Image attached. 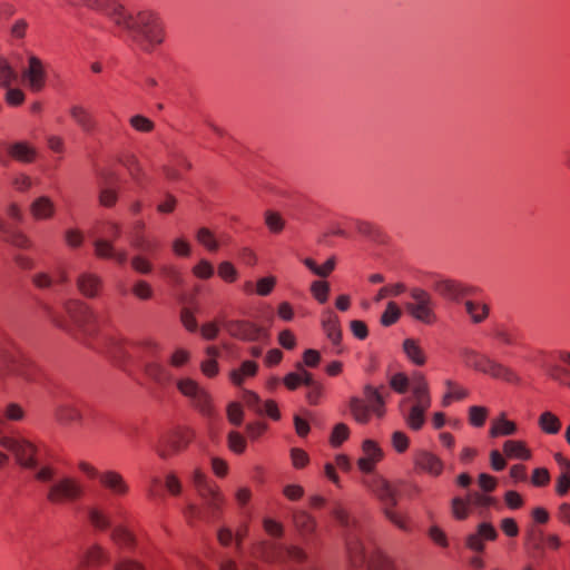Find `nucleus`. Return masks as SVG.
Instances as JSON below:
<instances>
[{"mask_svg":"<svg viewBox=\"0 0 570 570\" xmlns=\"http://www.w3.org/2000/svg\"><path fill=\"white\" fill-rule=\"evenodd\" d=\"M461 357L468 367L489 375L492 379L514 385L521 383V379L514 370L491 358L487 354L473 350H464L461 353Z\"/></svg>","mask_w":570,"mask_h":570,"instance_id":"obj_1","label":"nucleus"},{"mask_svg":"<svg viewBox=\"0 0 570 570\" xmlns=\"http://www.w3.org/2000/svg\"><path fill=\"white\" fill-rule=\"evenodd\" d=\"M383 389L384 386L374 387L367 384L363 389L365 400L357 396L350 399V412L357 423L367 424L371 421L372 414L377 419H383L385 416V397L381 392Z\"/></svg>","mask_w":570,"mask_h":570,"instance_id":"obj_2","label":"nucleus"},{"mask_svg":"<svg viewBox=\"0 0 570 570\" xmlns=\"http://www.w3.org/2000/svg\"><path fill=\"white\" fill-rule=\"evenodd\" d=\"M413 405L405 422L413 431H420L425 423V412L431 407L432 400L429 383L422 373H414L411 380Z\"/></svg>","mask_w":570,"mask_h":570,"instance_id":"obj_3","label":"nucleus"},{"mask_svg":"<svg viewBox=\"0 0 570 570\" xmlns=\"http://www.w3.org/2000/svg\"><path fill=\"white\" fill-rule=\"evenodd\" d=\"M85 497L82 483L71 476L55 481L47 491L46 499L52 505H67L80 501Z\"/></svg>","mask_w":570,"mask_h":570,"instance_id":"obj_4","label":"nucleus"},{"mask_svg":"<svg viewBox=\"0 0 570 570\" xmlns=\"http://www.w3.org/2000/svg\"><path fill=\"white\" fill-rule=\"evenodd\" d=\"M409 293L412 301L404 305L406 313L415 321L425 325L435 324L438 315L432 295L421 287H413Z\"/></svg>","mask_w":570,"mask_h":570,"instance_id":"obj_5","label":"nucleus"},{"mask_svg":"<svg viewBox=\"0 0 570 570\" xmlns=\"http://www.w3.org/2000/svg\"><path fill=\"white\" fill-rule=\"evenodd\" d=\"M194 438L195 433L191 429L177 428L159 439L157 453L163 459L174 456L186 450Z\"/></svg>","mask_w":570,"mask_h":570,"instance_id":"obj_6","label":"nucleus"},{"mask_svg":"<svg viewBox=\"0 0 570 570\" xmlns=\"http://www.w3.org/2000/svg\"><path fill=\"white\" fill-rule=\"evenodd\" d=\"M0 445L11 451L17 462L24 469H36L39 463L40 449L24 439L2 438Z\"/></svg>","mask_w":570,"mask_h":570,"instance_id":"obj_7","label":"nucleus"},{"mask_svg":"<svg viewBox=\"0 0 570 570\" xmlns=\"http://www.w3.org/2000/svg\"><path fill=\"white\" fill-rule=\"evenodd\" d=\"M362 484L382 504L396 507L397 490L383 475L374 473L362 479Z\"/></svg>","mask_w":570,"mask_h":570,"instance_id":"obj_8","label":"nucleus"},{"mask_svg":"<svg viewBox=\"0 0 570 570\" xmlns=\"http://www.w3.org/2000/svg\"><path fill=\"white\" fill-rule=\"evenodd\" d=\"M65 309L78 330L83 334L91 336L97 333V317L86 304L79 301H70L66 303Z\"/></svg>","mask_w":570,"mask_h":570,"instance_id":"obj_9","label":"nucleus"},{"mask_svg":"<svg viewBox=\"0 0 570 570\" xmlns=\"http://www.w3.org/2000/svg\"><path fill=\"white\" fill-rule=\"evenodd\" d=\"M223 327L232 337L240 341L255 342L266 336L264 328L250 321L232 320L224 322Z\"/></svg>","mask_w":570,"mask_h":570,"instance_id":"obj_10","label":"nucleus"},{"mask_svg":"<svg viewBox=\"0 0 570 570\" xmlns=\"http://www.w3.org/2000/svg\"><path fill=\"white\" fill-rule=\"evenodd\" d=\"M22 78L32 92H40L47 83V68L42 60L35 55L28 57V65L22 71Z\"/></svg>","mask_w":570,"mask_h":570,"instance_id":"obj_11","label":"nucleus"},{"mask_svg":"<svg viewBox=\"0 0 570 570\" xmlns=\"http://www.w3.org/2000/svg\"><path fill=\"white\" fill-rule=\"evenodd\" d=\"M413 468L419 474L439 478L444 471L443 460L428 450L416 451L413 455Z\"/></svg>","mask_w":570,"mask_h":570,"instance_id":"obj_12","label":"nucleus"},{"mask_svg":"<svg viewBox=\"0 0 570 570\" xmlns=\"http://www.w3.org/2000/svg\"><path fill=\"white\" fill-rule=\"evenodd\" d=\"M432 288L441 297L449 301H459L465 296L476 295L479 292L476 287L468 286L453 279L436 281Z\"/></svg>","mask_w":570,"mask_h":570,"instance_id":"obj_13","label":"nucleus"},{"mask_svg":"<svg viewBox=\"0 0 570 570\" xmlns=\"http://www.w3.org/2000/svg\"><path fill=\"white\" fill-rule=\"evenodd\" d=\"M363 456L357 460V468L363 473L374 474L376 465L383 460L384 453L379 443L373 440H364L362 443Z\"/></svg>","mask_w":570,"mask_h":570,"instance_id":"obj_14","label":"nucleus"},{"mask_svg":"<svg viewBox=\"0 0 570 570\" xmlns=\"http://www.w3.org/2000/svg\"><path fill=\"white\" fill-rule=\"evenodd\" d=\"M109 553L99 544L90 546L80 557L76 570H97L109 562Z\"/></svg>","mask_w":570,"mask_h":570,"instance_id":"obj_15","label":"nucleus"},{"mask_svg":"<svg viewBox=\"0 0 570 570\" xmlns=\"http://www.w3.org/2000/svg\"><path fill=\"white\" fill-rule=\"evenodd\" d=\"M101 488L109 491L115 497H125L129 492V485L124 476L117 471H104L99 474Z\"/></svg>","mask_w":570,"mask_h":570,"instance_id":"obj_16","label":"nucleus"},{"mask_svg":"<svg viewBox=\"0 0 570 570\" xmlns=\"http://www.w3.org/2000/svg\"><path fill=\"white\" fill-rule=\"evenodd\" d=\"M69 115L78 127L86 134L97 131L98 121L92 112L81 105L70 107Z\"/></svg>","mask_w":570,"mask_h":570,"instance_id":"obj_17","label":"nucleus"},{"mask_svg":"<svg viewBox=\"0 0 570 570\" xmlns=\"http://www.w3.org/2000/svg\"><path fill=\"white\" fill-rule=\"evenodd\" d=\"M77 288L86 297L94 298L100 295L104 283L95 273H82L77 278Z\"/></svg>","mask_w":570,"mask_h":570,"instance_id":"obj_18","label":"nucleus"},{"mask_svg":"<svg viewBox=\"0 0 570 570\" xmlns=\"http://www.w3.org/2000/svg\"><path fill=\"white\" fill-rule=\"evenodd\" d=\"M322 328L333 345L338 346L342 341V330L338 316L331 309L322 314Z\"/></svg>","mask_w":570,"mask_h":570,"instance_id":"obj_19","label":"nucleus"},{"mask_svg":"<svg viewBox=\"0 0 570 570\" xmlns=\"http://www.w3.org/2000/svg\"><path fill=\"white\" fill-rule=\"evenodd\" d=\"M518 431L517 423L507 419V414L504 412L500 413L498 417L492 420L491 426L489 430V435L491 438L499 436H508L513 435Z\"/></svg>","mask_w":570,"mask_h":570,"instance_id":"obj_20","label":"nucleus"},{"mask_svg":"<svg viewBox=\"0 0 570 570\" xmlns=\"http://www.w3.org/2000/svg\"><path fill=\"white\" fill-rule=\"evenodd\" d=\"M503 453L509 459L528 461L532 458V451L522 440H507L503 443Z\"/></svg>","mask_w":570,"mask_h":570,"instance_id":"obj_21","label":"nucleus"},{"mask_svg":"<svg viewBox=\"0 0 570 570\" xmlns=\"http://www.w3.org/2000/svg\"><path fill=\"white\" fill-rule=\"evenodd\" d=\"M9 157L20 163H32L37 157V150L26 141L11 144L9 147Z\"/></svg>","mask_w":570,"mask_h":570,"instance_id":"obj_22","label":"nucleus"},{"mask_svg":"<svg viewBox=\"0 0 570 570\" xmlns=\"http://www.w3.org/2000/svg\"><path fill=\"white\" fill-rule=\"evenodd\" d=\"M313 374L305 370L302 363L296 364V371L287 373L283 383L288 391H295L302 385H306V383L311 380Z\"/></svg>","mask_w":570,"mask_h":570,"instance_id":"obj_23","label":"nucleus"},{"mask_svg":"<svg viewBox=\"0 0 570 570\" xmlns=\"http://www.w3.org/2000/svg\"><path fill=\"white\" fill-rule=\"evenodd\" d=\"M445 386L446 392L441 401V404L444 407L449 406L452 402L462 401L470 395L469 390L455 381H445Z\"/></svg>","mask_w":570,"mask_h":570,"instance_id":"obj_24","label":"nucleus"},{"mask_svg":"<svg viewBox=\"0 0 570 570\" xmlns=\"http://www.w3.org/2000/svg\"><path fill=\"white\" fill-rule=\"evenodd\" d=\"M403 352L416 366H423L426 363V354L421 347L419 340L405 338L403 341Z\"/></svg>","mask_w":570,"mask_h":570,"instance_id":"obj_25","label":"nucleus"},{"mask_svg":"<svg viewBox=\"0 0 570 570\" xmlns=\"http://www.w3.org/2000/svg\"><path fill=\"white\" fill-rule=\"evenodd\" d=\"M258 364L254 361H244L240 366L229 373V380L235 386H242L246 377L257 375Z\"/></svg>","mask_w":570,"mask_h":570,"instance_id":"obj_26","label":"nucleus"},{"mask_svg":"<svg viewBox=\"0 0 570 570\" xmlns=\"http://www.w3.org/2000/svg\"><path fill=\"white\" fill-rule=\"evenodd\" d=\"M254 553L267 562H275L283 559L284 549L275 542H262L256 546Z\"/></svg>","mask_w":570,"mask_h":570,"instance_id":"obj_27","label":"nucleus"},{"mask_svg":"<svg viewBox=\"0 0 570 570\" xmlns=\"http://www.w3.org/2000/svg\"><path fill=\"white\" fill-rule=\"evenodd\" d=\"M191 404L202 415H204L206 417L213 419V417L217 416V412L213 404L212 396L205 390H202L200 393H198L191 400Z\"/></svg>","mask_w":570,"mask_h":570,"instance_id":"obj_28","label":"nucleus"},{"mask_svg":"<svg viewBox=\"0 0 570 570\" xmlns=\"http://www.w3.org/2000/svg\"><path fill=\"white\" fill-rule=\"evenodd\" d=\"M30 212L35 219H49L55 214V205L48 197L37 198L30 206Z\"/></svg>","mask_w":570,"mask_h":570,"instance_id":"obj_29","label":"nucleus"},{"mask_svg":"<svg viewBox=\"0 0 570 570\" xmlns=\"http://www.w3.org/2000/svg\"><path fill=\"white\" fill-rule=\"evenodd\" d=\"M210 490V492L208 491L206 494L199 495L205 500V504L210 510L212 514L218 518L225 505V498L220 493L217 484L212 487Z\"/></svg>","mask_w":570,"mask_h":570,"instance_id":"obj_30","label":"nucleus"},{"mask_svg":"<svg viewBox=\"0 0 570 570\" xmlns=\"http://www.w3.org/2000/svg\"><path fill=\"white\" fill-rule=\"evenodd\" d=\"M110 538L115 544L124 549H132L136 544L135 534L121 524L112 529Z\"/></svg>","mask_w":570,"mask_h":570,"instance_id":"obj_31","label":"nucleus"},{"mask_svg":"<svg viewBox=\"0 0 570 570\" xmlns=\"http://www.w3.org/2000/svg\"><path fill=\"white\" fill-rule=\"evenodd\" d=\"M538 425L546 434H558L562 428L560 419L550 411H544L540 414Z\"/></svg>","mask_w":570,"mask_h":570,"instance_id":"obj_32","label":"nucleus"},{"mask_svg":"<svg viewBox=\"0 0 570 570\" xmlns=\"http://www.w3.org/2000/svg\"><path fill=\"white\" fill-rule=\"evenodd\" d=\"M92 233L96 238L104 237L110 242H116L121 236V227L119 224L114 222H102L95 226Z\"/></svg>","mask_w":570,"mask_h":570,"instance_id":"obj_33","label":"nucleus"},{"mask_svg":"<svg viewBox=\"0 0 570 570\" xmlns=\"http://www.w3.org/2000/svg\"><path fill=\"white\" fill-rule=\"evenodd\" d=\"M472 513L468 497H454L451 500V514L456 521L466 520Z\"/></svg>","mask_w":570,"mask_h":570,"instance_id":"obj_34","label":"nucleus"},{"mask_svg":"<svg viewBox=\"0 0 570 570\" xmlns=\"http://www.w3.org/2000/svg\"><path fill=\"white\" fill-rule=\"evenodd\" d=\"M556 460L564 466V471L557 479L556 492L564 497L570 490V460L563 459L560 453L556 455Z\"/></svg>","mask_w":570,"mask_h":570,"instance_id":"obj_35","label":"nucleus"},{"mask_svg":"<svg viewBox=\"0 0 570 570\" xmlns=\"http://www.w3.org/2000/svg\"><path fill=\"white\" fill-rule=\"evenodd\" d=\"M466 497L472 509H489L491 507H497L498 504L497 498L482 491L468 492Z\"/></svg>","mask_w":570,"mask_h":570,"instance_id":"obj_36","label":"nucleus"},{"mask_svg":"<svg viewBox=\"0 0 570 570\" xmlns=\"http://www.w3.org/2000/svg\"><path fill=\"white\" fill-rule=\"evenodd\" d=\"M307 387V392L305 395L306 402L309 405H318L324 397L325 394V387L323 383L320 381H315L314 376H311V380L305 385Z\"/></svg>","mask_w":570,"mask_h":570,"instance_id":"obj_37","label":"nucleus"},{"mask_svg":"<svg viewBox=\"0 0 570 570\" xmlns=\"http://www.w3.org/2000/svg\"><path fill=\"white\" fill-rule=\"evenodd\" d=\"M206 353L209 358L202 362L200 370L205 376L215 377L219 372L218 363L216 361L219 355V351L216 346H209L207 347Z\"/></svg>","mask_w":570,"mask_h":570,"instance_id":"obj_38","label":"nucleus"},{"mask_svg":"<svg viewBox=\"0 0 570 570\" xmlns=\"http://www.w3.org/2000/svg\"><path fill=\"white\" fill-rule=\"evenodd\" d=\"M490 335L501 346H514L519 343L518 335L503 326L494 327Z\"/></svg>","mask_w":570,"mask_h":570,"instance_id":"obj_39","label":"nucleus"},{"mask_svg":"<svg viewBox=\"0 0 570 570\" xmlns=\"http://www.w3.org/2000/svg\"><path fill=\"white\" fill-rule=\"evenodd\" d=\"M145 372L150 379L160 384H165L171 379L169 371L157 362L148 363L145 367Z\"/></svg>","mask_w":570,"mask_h":570,"instance_id":"obj_40","label":"nucleus"},{"mask_svg":"<svg viewBox=\"0 0 570 570\" xmlns=\"http://www.w3.org/2000/svg\"><path fill=\"white\" fill-rule=\"evenodd\" d=\"M465 309L473 323H481L489 316V306L483 303L466 301Z\"/></svg>","mask_w":570,"mask_h":570,"instance_id":"obj_41","label":"nucleus"},{"mask_svg":"<svg viewBox=\"0 0 570 570\" xmlns=\"http://www.w3.org/2000/svg\"><path fill=\"white\" fill-rule=\"evenodd\" d=\"M56 417L62 423L77 422L81 419V411L72 404L60 405L56 410Z\"/></svg>","mask_w":570,"mask_h":570,"instance_id":"obj_42","label":"nucleus"},{"mask_svg":"<svg viewBox=\"0 0 570 570\" xmlns=\"http://www.w3.org/2000/svg\"><path fill=\"white\" fill-rule=\"evenodd\" d=\"M90 524L98 531H106L110 528V520L107 513L98 508H90L88 511Z\"/></svg>","mask_w":570,"mask_h":570,"instance_id":"obj_43","label":"nucleus"},{"mask_svg":"<svg viewBox=\"0 0 570 570\" xmlns=\"http://www.w3.org/2000/svg\"><path fill=\"white\" fill-rule=\"evenodd\" d=\"M395 507H384L383 513L386 519L393 523L396 528L403 531H410V520L406 515L394 510Z\"/></svg>","mask_w":570,"mask_h":570,"instance_id":"obj_44","label":"nucleus"},{"mask_svg":"<svg viewBox=\"0 0 570 570\" xmlns=\"http://www.w3.org/2000/svg\"><path fill=\"white\" fill-rule=\"evenodd\" d=\"M112 243L114 242H110L107 238L97 237L94 242L96 257L101 259H111L116 250Z\"/></svg>","mask_w":570,"mask_h":570,"instance_id":"obj_45","label":"nucleus"},{"mask_svg":"<svg viewBox=\"0 0 570 570\" xmlns=\"http://www.w3.org/2000/svg\"><path fill=\"white\" fill-rule=\"evenodd\" d=\"M489 416V410L485 406L472 405L468 411L469 423L474 428H482Z\"/></svg>","mask_w":570,"mask_h":570,"instance_id":"obj_46","label":"nucleus"},{"mask_svg":"<svg viewBox=\"0 0 570 570\" xmlns=\"http://www.w3.org/2000/svg\"><path fill=\"white\" fill-rule=\"evenodd\" d=\"M347 552L351 563L354 567H360L364 563L365 556L363 551V544L357 539L347 540Z\"/></svg>","mask_w":570,"mask_h":570,"instance_id":"obj_47","label":"nucleus"},{"mask_svg":"<svg viewBox=\"0 0 570 570\" xmlns=\"http://www.w3.org/2000/svg\"><path fill=\"white\" fill-rule=\"evenodd\" d=\"M67 281V273L65 271L59 272L58 278H52L47 273H38L32 276V284L38 288H48L53 283H65Z\"/></svg>","mask_w":570,"mask_h":570,"instance_id":"obj_48","label":"nucleus"},{"mask_svg":"<svg viewBox=\"0 0 570 570\" xmlns=\"http://www.w3.org/2000/svg\"><path fill=\"white\" fill-rule=\"evenodd\" d=\"M295 527L303 533H311L315 529V520L306 512L298 511L293 515Z\"/></svg>","mask_w":570,"mask_h":570,"instance_id":"obj_49","label":"nucleus"},{"mask_svg":"<svg viewBox=\"0 0 570 570\" xmlns=\"http://www.w3.org/2000/svg\"><path fill=\"white\" fill-rule=\"evenodd\" d=\"M524 547L530 551L542 550L543 532L535 528L529 529L524 537Z\"/></svg>","mask_w":570,"mask_h":570,"instance_id":"obj_50","label":"nucleus"},{"mask_svg":"<svg viewBox=\"0 0 570 570\" xmlns=\"http://www.w3.org/2000/svg\"><path fill=\"white\" fill-rule=\"evenodd\" d=\"M130 246L135 249L154 253L158 249L159 243L154 239H149L146 235H137L136 237H130Z\"/></svg>","mask_w":570,"mask_h":570,"instance_id":"obj_51","label":"nucleus"},{"mask_svg":"<svg viewBox=\"0 0 570 570\" xmlns=\"http://www.w3.org/2000/svg\"><path fill=\"white\" fill-rule=\"evenodd\" d=\"M350 438V428L345 423H337L334 425L331 435L330 444L333 448L341 446Z\"/></svg>","mask_w":570,"mask_h":570,"instance_id":"obj_52","label":"nucleus"},{"mask_svg":"<svg viewBox=\"0 0 570 570\" xmlns=\"http://www.w3.org/2000/svg\"><path fill=\"white\" fill-rule=\"evenodd\" d=\"M197 242L203 245L209 252H216L218 249V243L214 233L207 227L198 229L196 235Z\"/></svg>","mask_w":570,"mask_h":570,"instance_id":"obj_53","label":"nucleus"},{"mask_svg":"<svg viewBox=\"0 0 570 570\" xmlns=\"http://www.w3.org/2000/svg\"><path fill=\"white\" fill-rule=\"evenodd\" d=\"M402 315L400 306L395 302H389L385 311L381 315V324L391 326L395 324Z\"/></svg>","mask_w":570,"mask_h":570,"instance_id":"obj_54","label":"nucleus"},{"mask_svg":"<svg viewBox=\"0 0 570 570\" xmlns=\"http://www.w3.org/2000/svg\"><path fill=\"white\" fill-rule=\"evenodd\" d=\"M16 79L17 72L12 69L6 58L0 57V87H10Z\"/></svg>","mask_w":570,"mask_h":570,"instance_id":"obj_55","label":"nucleus"},{"mask_svg":"<svg viewBox=\"0 0 570 570\" xmlns=\"http://www.w3.org/2000/svg\"><path fill=\"white\" fill-rule=\"evenodd\" d=\"M368 570H394V566L387 557L376 551L368 560Z\"/></svg>","mask_w":570,"mask_h":570,"instance_id":"obj_56","label":"nucleus"},{"mask_svg":"<svg viewBox=\"0 0 570 570\" xmlns=\"http://www.w3.org/2000/svg\"><path fill=\"white\" fill-rule=\"evenodd\" d=\"M312 296L320 303L325 304L330 295V284L326 281H315L311 285Z\"/></svg>","mask_w":570,"mask_h":570,"instance_id":"obj_57","label":"nucleus"},{"mask_svg":"<svg viewBox=\"0 0 570 570\" xmlns=\"http://www.w3.org/2000/svg\"><path fill=\"white\" fill-rule=\"evenodd\" d=\"M227 443L229 450L236 454L244 453L247 446L246 439L237 431H232L228 433Z\"/></svg>","mask_w":570,"mask_h":570,"instance_id":"obj_58","label":"nucleus"},{"mask_svg":"<svg viewBox=\"0 0 570 570\" xmlns=\"http://www.w3.org/2000/svg\"><path fill=\"white\" fill-rule=\"evenodd\" d=\"M130 126L139 132H151L155 129V124L151 119L142 116L135 115L129 119Z\"/></svg>","mask_w":570,"mask_h":570,"instance_id":"obj_59","label":"nucleus"},{"mask_svg":"<svg viewBox=\"0 0 570 570\" xmlns=\"http://www.w3.org/2000/svg\"><path fill=\"white\" fill-rule=\"evenodd\" d=\"M193 479L195 488L199 494H206L208 491L210 492V488L216 485V483L208 481L206 474L199 469L194 471Z\"/></svg>","mask_w":570,"mask_h":570,"instance_id":"obj_60","label":"nucleus"},{"mask_svg":"<svg viewBox=\"0 0 570 570\" xmlns=\"http://www.w3.org/2000/svg\"><path fill=\"white\" fill-rule=\"evenodd\" d=\"M131 292L138 299L141 301H148L154 296L153 287L148 282L144 279L137 281L132 286Z\"/></svg>","mask_w":570,"mask_h":570,"instance_id":"obj_61","label":"nucleus"},{"mask_svg":"<svg viewBox=\"0 0 570 570\" xmlns=\"http://www.w3.org/2000/svg\"><path fill=\"white\" fill-rule=\"evenodd\" d=\"M177 386L179 392L189 397L190 401L203 390L195 381L190 379L180 380Z\"/></svg>","mask_w":570,"mask_h":570,"instance_id":"obj_62","label":"nucleus"},{"mask_svg":"<svg viewBox=\"0 0 570 570\" xmlns=\"http://www.w3.org/2000/svg\"><path fill=\"white\" fill-rule=\"evenodd\" d=\"M265 224L272 233H281L284 229L285 222L276 212H266Z\"/></svg>","mask_w":570,"mask_h":570,"instance_id":"obj_63","label":"nucleus"},{"mask_svg":"<svg viewBox=\"0 0 570 570\" xmlns=\"http://www.w3.org/2000/svg\"><path fill=\"white\" fill-rule=\"evenodd\" d=\"M498 479L488 473H480L478 476V485L480 490L484 493H492L498 488Z\"/></svg>","mask_w":570,"mask_h":570,"instance_id":"obj_64","label":"nucleus"}]
</instances>
